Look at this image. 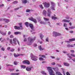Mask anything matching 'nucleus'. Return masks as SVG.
<instances>
[{
  "label": "nucleus",
  "instance_id": "f257e3e1",
  "mask_svg": "<svg viewBox=\"0 0 75 75\" xmlns=\"http://www.w3.org/2000/svg\"><path fill=\"white\" fill-rule=\"evenodd\" d=\"M47 68V70L49 72V74L50 75H55L54 72L53 71V70L51 69V67H46Z\"/></svg>",
  "mask_w": 75,
  "mask_h": 75
},
{
  "label": "nucleus",
  "instance_id": "f03ea898",
  "mask_svg": "<svg viewBox=\"0 0 75 75\" xmlns=\"http://www.w3.org/2000/svg\"><path fill=\"white\" fill-rule=\"evenodd\" d=\"M30 57L31 59L34 61H36L38 60V57L33 55L32 53L30 54Z\"/></svg>",
  "mask_w": 75,
  "mask_h": 75
},
{
  "label": "nucleus",
  "instance_id": "7ed1b4c3",
  "mask_svg": "<svg viewBox=\"0 0 75 75\" xmlns=\"http://www.w3.org/2000/svg\"><path fill=\"white\" fill-rule=\"evenodd\" d=\"M13 45H17V42L18 43L19 45H20V43L19 42V41H18V40H17V38H13Z\"/></svg>",
  "mask_w": 75,
  "mask_h": 75
},
{
  "label": "nucleus",
  "instance_id": "20e7f679",
  "mask_svg": "<svg viewBox=\"0 0 75 75\" xmlns=\"http://www.w3.org/2000/svg\"><path fill=\"white\" fill-rule=\"evenodd\" d=\"M35 37L34 38H31V37H29L28 38V41L30 43H33L34 42V41L35 40Z\"/></svg>",
  "mask_w": 75,
  "mask_h": 75
},
{
  "label": "nucleus",
  "instance_id": "39448f33",
  "mask_svg": "<svg viewBox=\"0 0 75 75\" xmlns=\"http://www.w3.org/2000/svg\"><path fill=\"white\" fill-rule=\"evenodd\" d=\"M53 34L54 37H57V36H60V35H61V34L56 32H54Z\"/></svg>",
  "mask_w": 75,
  "mask_h": 75
},
{
  "label": "nucleus",
  "instance_id": "423d86ee",
  "mask_svg": "<svg viewBox=\"0 0 75 75\" xmlns=\"http://www.w3.org/2000/svg\"><path fill=\"white\" fill-rule=\"evenodd\" d=\"M29 26L31 28V29H32V30L30 31L31 33H32L33 31H35V29L33 27V25L31 24H29Z\"/></svg>",
  "mask_w": 75,
  "mask_h": 75
},
{
  "label": "nucleus",
  "instance_id": "0eeeda50",
  "mask_svg": "<svg viewBox=\"0 0 75 75\" xmlns=\"http://www.w3.org/2000/svg\"><path fill=\"white\" fill-rule=\"evenodd\" d=\"M51 9L49 8L47 10V16L48 17H51V14H52V12L51 11Z\"/></svg>",
  "mask_w": 75,
  "mask_h": 75
},
{
  "label": "nucleus",
  "instance_id": "6e6552de",
  "mask_svg": "<svg viewBox=\"0 0 75 75\" xmlns=\"http://www.w3.org/2000/svg\"><path fill=\"white\" fill-rule=\"evenodd\" d=\"M22 62L23 64H26L27 65H30V62L28 60H24Z\"/></svg>",
  "mask_w": 75,
  "mask_h": 75
},
{
  "label": "nucleus",
  "instance_id": "1a4fd4ad",
  "mask_svg": "<svg viewBox=\"0 0 75 75\" xmlns=\"http://www.w3.org/2000/svg\"><path fill=\"white\" fill-rule=\"evenodd\" d=\"M33 68V67H27L26 68V70L27 71H28L30 72L31 71V69Z\"/></svg>",
  "mask_w": 75,
  "mask_h": 75
},
{
  "label": "nucleus",
  "instance_id": "9d476101",
  "mask_svg": "<svg viewBox=\"0 0 75 75\" xmlns=\"http://www.w3.org/2000/svg\"><path fill=\"white\" fill-rule=\"evenodd\" d=\"M44 4L45 7L48 8V7H50V4L48 3H47L46 2L44 3Z\"/></svg>",
  "mask_w": 75,
  "mask_h": 75
},
{
  "label": "nucleus",
  "instance_id": "9b49d317",
  "mask_svg": "<svg viewBox=\"0 0 75 75\" xmlns=\"http://www.w3.org/2000/svg\"><path fill=\"white\" fill-rule=\"evenodd\" d=\"M69 41H66V42H67L68 43H69L71 41H75V38L71 39L69 40Z\"/></svg>",
  "mask_w": 75,
  "mask_h": 75
},
{
  "label": "nucleus",
  "instance_id": "f8f14e48",
  "mask_svg": "<svg viewBox=\"0 0 75 75\" xmlns=\"http://www.w3.org/2000/svg\"><path fill=\"white\" fill-rule=\"evenodd\" d=\"M70 21V20H69L65 19L63 20L62 21V22H64V23H69Z\"/></svg>",
  "mask_w": 75,
  "mask_h": 75
},
{
  "label": "nucleus",
  "instance_id": "ddd939ff",
  "mask_svg": "<svg viewBox=\"0 0 75 75\" xmlns=\"http://www.w3.org/2000/svg\"><path fill=\"white\" fill-rule=\"evenodd\" d=\"M0 33L2 34L3 35V36H5L6 35V33H4L1 30H0Z\"/></svg>",
  "mask_w": 75,
  "mask_h": 75
},
{
  "label": "nucleus",
  "instance_id": "4468645a",
  "mask_svg": "<svg viewBox=\"0 0 75 75\" xmlns=\"http://www.w3.org/2000/svg\"><path fill=\"white\" fill-rule=\"evenodd\" d=\"M14 34L15 35H17L18 34L21 35V32H16L14 33Z\"/></svg>",
  "mask_w": 75,
  "mask_h": 75
},
{
  "label": "nucleus",
  "instance_id": "2eb2a0df",
  "mask_svg": "<svg viewBox=\"0 0 75 75\" xmlns=\"http://www.w3.org/2000/svg\"><path fill=\"white\" fill-rule=\"evenodd\" d=\"M43 15L46 16L47 15V11L45 10H44L42 12Z\"/></svg>",
  "mask_w": 75,
  "mask_h": 75
},
{
  "label": "nucleus",
  "instance_id": "dca6fc26",
  "mask_svg": "<svg viewBox=\"0 0 75 75\" xmlns=\"http://www.w3.org/2000/svg\"><path fill=\"white\" fill-rule=\"evenodd\" d=\"M39 23H40V24H46V23H47V22H46V23H44L43 21H41V20H39L38 21Z\"/></svg>",
  "mask_w": 75,
  "mask_h": 75
},
{
  "label": "nucleus",
  "instance_id": "f3484780",
  "mask_svg": "<svg viewBox=\"0 0 75 75\" xmlns=\"http://www.w3.org/2000/svg\"><path fill=\"white\" fill-rule=\"evenodd\" d=\"M14 28L15 30H20V27L16 26H15Z\"/></svg>",
  "mask_w": 75,
  "mask_h": 75
},
{
  "label": "nucleus",
  "instance_id": "a211bd4d",
  "mask_svg": "<svg viewBox=\"0 0 75 75\" xmlns=\"http://www.w3.org/2000/svg\"><path fill=\"white\" fill-rule=\"evenodd\" d=\"M3 21H5V22L6 23H7L9 22V20L8 19H6L5 18H3Z\"/></svg>",
  "mask_w": 75,
  "mask_h": 75
},
{
  "label": "nucleus",
  "instance_id": "6ab92c4d",
  "mask_svg": "<svg viewBox=\"0 0 75 75\" xmlns=\"http://www.w3.org/2000/svg\"><path fill=\"white\" fill-rule=\"evenodd\" d=\"M11 75H19L20 74V73H12L11 74Z\"/></svg>",
  "mask_w": 75,
  "mask_h": 75
},
{
  "label": "nucleus",
  "instance_id": "aec40b11",
  "mask_svg": "<svg viewBox=\"0 0 75 75\" xmlns=\"http://www.w3.org/2000/svg\"><path fill=\"white\" fill-rule=\"evenodd\" d=\"M39 56L40 57H42V58H46V57L45 55L40 54Z\"/></svg>",
  "mask_w": 75,
  "mask_h": 75
},
{
  "label": "nucleus",
  "instance_id": "412c9836",
  "mask_svg": "<svg viewBox=\"0 0 75 75\" xmlns=\"http://www.w3.org/2000/svg\"><path fill=\"white\" fill-rule=\"evenodd\" d=\"M56 74L57 75H62V74L59 71L56 72Z\"/></svg>",
  "mask_w": 75,
  "mask_h": 75
},
{
  "label": "nucleus",
  "instance_id": "4be33fe9",
  "mask_svg": "<svg viewBox=\"0 0 75 75\" xmlns=\"http://www.w3.org/2000/svg\"><path fill=\"white\" fill-rule=\"evenodd\" d=\"M25 24L27 27H28V25H29V23L28 22H26Z\"/></svg>",
  "mask_w": 75,
  "mask_h": 75
},
{
  "label": "nucleus",
  "instance_id": "5701e85b",
  "mask_svg": "<svg viewBox=\"0 0 75 75\" xmlns=\"http://www.w3.org/2000/svg\"><path fill=\"white\" fill-rule=\"evenodd\" d=\"M10 44H12L13 46H15V45H14V44H13V41H12V40L10 39Z\"/></svg>",
  "mask_w": 75,
  "mask_h": 75
},
{
  "label": "nucleus",
  "instance_id": "b1692460",
  "mask_svg": "<svg viewBox=\"0 0 75 75\" xmlns=\"http://www.w3.org/2000/svg\"><path fill=\"white\" fill-rule=\"evenodd\" d=\"M64 64L65 66H66L67 67L69 66V64L68 63H64Z\"/></svg>",
  "mask_w": 75,
  "mask_h": 75
},
{
  "label": "nucleus",
  "instance_id": "393cba45",
  "mask_svg": "<svg viewBox=\"0 0 75 75\" xmlns=\"http://www.w3.org/2000/svg\"><path fill=\"white\" fill-rule=\"evenodd\" d=\"M51 9L52 10H55V6H51L50 7Z\"/></svg>",
  "mask_w": 75,
  "mask_h": 75
},
{
  "label": "nucleus",
  "instance_id": "a878e982",
  "mask_svg": "<svg viewBox=\"0 0 75 75\" xmlns=\"http://www.w3.org/2000/svg\"><path fill=\"white\" fill-rule=\"evenodd\" d=\"M40 36L41 39H42V38L44 37V35H43L41 34H40Z\"/></svg>",
  "mask_w": 75,
  "mask_h": 75
},
{
  "label": "nucleus",
  "instance_id": "bb28decb",
  "mask_svg": "<svg viewBox=\"0 0 75 75\" xmlns=\"http://www.w3.org/2000/svg\"><path fill=\"white\" fill-rule=\"evenodd\" d=\"M14 70H15V69H9V71H10V72H12L13 71H14Z\"/></svg>",
  "mask_w": 75,
  "mask_h": 75
},
{
  "label": "nucleus",
  "instance_id": "cd10ccee",
  "mask_svg": "<svg viewBox=\"0 0 75 75\" xmlns=\"http://www.w3.org/2000/svg\"><path fill=\"white\" fill-rule=\"evenodd\" d=\"M52 18L53 20H55V19H57V17H56L55 16H52Z\"/></svg>",
  "mask_w": 75,
  "mask_h": 75
},
{
  "label": "nucleus",
  "instance_id": "c85d7f7f",
  "mask_svg": "<svg viewBox=\"0 0 75 75\" xmlns=\"http://www.w3.org/2000/svg\"><path fill=\"white\" fill-rule=\"evenodd\" d=\"M39 49L40 51H41L42 50H43L44 49L42 48L41 47V46L40 45L39 46Z\"/></svg>",
  "mask_w": 75,
  "mask_h": 75
},
{
  "label": "nucleus",
  "instance_id": "c756f323",
  "mask_svg": "<svg viewBox=\"0 0 75 75\" xmlns=\"http://www.w3.org/2000/svg\"><path fill=\"white\" fill-rule=\"evenodd\" d=\"M21 68H23V69H25V68H26V66L23 65H21Z\"/></svg>",
  "mask_w": 75,
  "mask_h": 75
},
{
  "label": "nucleus",
  "instance_id": "7c9ffc66",
  "mask_svg": "<svg viewBox=\"0 0 75 75\" xmlns=\"http://www.w3.org/2000/svg\"><path fill=\"white\" fill-rule=\"evenodd\" d=\"M51 3L52 5V6H55V4L54 3L52 2H51Z\"/></svg>",
  "mask_w": 75,
  "mask_h": 75
},
{
  "label": "nucleus",
  "instance_id": "2f4dec72",
  "mask_svg": "<svg viewBox=\"0 0 75 75\" xmlns=\"http://www.w3.org/2000/svg\"><path fill=\"white\" fill-rule=\"evenodd\" d=\"M14 56L15 57H18V56H20V55H19V54L16 55V53H15L14 54Z\"/></svg>",
  "mask_w": 75,
  "mask_h": 75
},
{
  "label": "nucleus",
  "instance_id": "473e14b6",
  "mask_svg": "<svg viewBox=\"0 0 75 75\" xmlns=\"http://www.w3.org/2000/svg\"><path fill=\"white\" fill-rule=\"evenodd\" d=\"M32 21L33 22H34V23H35L36 24V23H37V20H36V19H34Z\"/></svg>",
  "mask_w": 75,
  "mask_h": 75
},
{
  "label": "nucleus",
  "instance_id": "72a5a7b5",
  "mask_svg": "<svg viewBox=\"0 0 75 75\" xmlns=\"http://www.w3.org/2000/svg\"><path fill=\"white\" fill-rule=\"evenodd\" d=\"M29 20H30L31 21H33V20H34V18H33V17H31L29 18Z\"/></svg>",
  "mask_w": 75,
  "mask_h": 75
},
{
  "label": "nucleus",
  "instance_id": "f704fd0d",
  "mask_svg": "<svg viewBox=\"0 0 75 75\" xmlns=\"http://www.w3.org/2000/svg\"><path fill=\"white\" fill-rule=\"evenodd\" d=\"M23 3H27V0H24L22 1Z\"/></svg>",
  "mask_w": 75,
  "mask_h": 75
},
{
  "label": "nucleus",
  "instance_id": "c9c22d12",
  "mask_svg": "<svg viewBox=\"0 0 75 75\" xmlns=\"http://www.w3.org/2000/svg\"><path fill=\"white\" fill-rule=\"evenodd\" d=\"M22 7L21 6H20V8H15L14 9V10L15 11H17V10H18V9H19V8H21Z\"/></svg>",
  "mask_w": 75,
  "mask_h": 75
},
{
  "label": "nucleus",
  "instance_id": "e433bc0d",
  "mask_svg": "<svg viewBox=\"0 0 75 75\" xmlns=\"http://www.w3.org/2000/svg\"><path fill=\"white\" fill-rule=\"evenodd\" d=\"M44 20H45V21H49V19L48 18H44Z\"/></svg>",
  "mask_w": 75,
  "mask_h": 75
},
{
  "label": "nucleus",
  "instance_id": "4c0bfd02",
  "mask_svg": "<svg viewBox=\"0 0 75 75\" xmlns=\"http://www.w3.org/2000/svg\"><path fill=\"white\" fill-rule=\"evenodd\" d=\"M67 56L69 57V58H70V59H71V58H72V57L71 56L69 55V53L67 54Z\"/></svg>",
  "mask_w": 75,
  "mask_h": 75
},
{
  "label": "nucleus",
  "instance_id": "58836bf2",
  "mask_svg": "<svg viewBox=\"0 0 75 75\" xmlns=\"http://www.w3.org/2000/svg\"><path fill=\"white\" fill-rule=\"evenodd\" d=\"M70 55L71 56V57H75V54H74L71 53L70 54Z\"/></svg>",
  "mask_w": 75,
  "mask_h": 75
},
{
  "label": "nucleus",
  "instance_id": "ea45409f",
  "mask_svg": "<svg viewBox=\"0 0 75 75\" xmlns=\"http://www.w3.org/2000/svg\"><path fill=\"white\" fill-rule=\"evenodd\" d=\"M75 28V26H71V27H69V28L70 29H74Z\"/></svg>",
  "mask_w": 75,
  "mask_h": 75
},
{
  "label": "nucleus",
  "instance_id": "a19ab883",
  "mask_svg": "<svg viewBox=\"0 0 75 75\" xmlns=\"http://www.w3.org/2000/svg\"><path fill=\"white\" fill-rule=\"evenodd\" d=\"M63 25L64 27H67V24L66 23H64V24Z\"/></svg>",
  "mask_w": 75,
  "mask_h": 75
},
{
  "label": "nucleus",
  "instance_id": "79ce46f5",
  "mask_svg": "<svg viewBox=\"0 0 75 75\" xmlns=\"http://www.w3.org/2000/svg\"><path fill=\"white\" fill-rule=\"evenodd\" d=\"M39 6L40 7V8H42V9H43V8H44V7H43V6H42V4H40L39 5Z\"/></svg>",
  "mask_w": 75,
  "mask_h": 75
},
{
  "label": "nucleus",
  "instance_id": "37998d69",
  "mask_svg": "<svg viewBox=\"0 0 75 75\" xmlns=\"http://www.w3.org/2000/svg\"><path fill=\"white\" fill-rule=\"evenodd\" d=\"M44 58H42L41 57H40L39 58V60H40V61H44Z\"/></svg>",
  "mask_w": 75,
  "mask_h": 75
},
{
  "label": "nucleus",
  "instance_id": "c03bdc74",
  "mask_svg": "<svg viewBox=\"0 0 75 75\" xmlns=\"http://www.w3.org/2000/svg\"><path fill=\"white\" fill-rule=\"evenodd\" d=\"M30 11H31V10L30 9H27L26 10V13H28L29 12H30Z\"/></svg>",
  "mask_w": 75,
  "mask_h": 75
},
{
  "label": "nucleus",
  "instance_id": "a18cd8bd",
  "mask_svg": "<svg viewBox=\"0 0 75 75\" xmlns=\"http://www.w3.org/2000/svg\"><path fill=\"white\" fill-rule=\"evenodd\" d=\"M15 50L14 49H12L11 50H10V51L11 52H14V51Z\"/></svg>",
  "mask_w": 75,
  "mask_h": 75
},
{
  "label": "nucleus",
  "instance_id": "49530a36",
  "mask_svg": "<svg viewBox=\"0 0 75 75\" xmlns=\"http://www.w3.org/2000/svg\"><path fill=\"white\" fill-rule=\"evenodd\" d=\"M18 63L16 61H14V65H16L18 64Z\"/></svg>",
  "mask_w": 75,
  "mask_h": 75
},
{
  "label": "nucleus",
  "instance_id": "de8ad7c7",
  "mask_svg": "<svg viewBox=\"0 0 75 75\" xmlns=\"http://www.w3.org/2000/svg\"><path fill=\"white\" fill-rule=\"evenodd\" d=\"M18 3L17 1H15L13 2V4H17Z\"/></svg>",
  "mask_w": 75,
  "mask_h": 75
},
{
  "label": "nucleus",
  "instance_id": "09e8293b",
  "mask_svg": "<svg viewBox=\"0 0 75 75\" xmlns=\"http://www.w3.org/2000/svg\"><path fill=\"white\" fill-rule=\"evenodd\" d=\"M10 38H14V36L11 35L10 36Z\"/></svg>",
  "mask_w": 75,
  "mask_h": 75
},
{
  "label": "nucleus",
  "instance_id": "8fccbe9b",
  "mask_svg": "<svg viewBox=\"0 0 75 75\" xmlns=\"http://www.w3.org/2000/svg\"><path fill=\"white\" fill-rule=\"evenodd\" d=\"M49 41V38H48V37L46 39V41L48 42Z\"/></svg>",
  "mask_w": 75,
  "mask_h": 75
},
{
  "label": "nucleus",
  "instance_id": "3c124183",
  "mask_svg": "<svg viewBox=\"0 0 75 75\" xmlns=\"http://www.w3.org/2000/svg\"><path fill=\"white\" fill-rule=\"evenodd\" d=\"M70 52H71V53H74L75 51H74V50H70Z\"/></svg>",
  "mask_w": 75,
  "mask_h": 75
},
{
  "label": "nucleus",
  "instance_id": "603ef678",
  "mask_svg": "<svg viewBox=\"0 0 75 75\" xmlns=\"http://www.w3.org/2000/svg\"><path fill=\"white\" fill-rule=\"evenodd\" d=\"M20 27L21 28V30H23L24 29V28L23 27V26L22 25H21Z\"/></svg>",
  "mask_w": 75,
  "mask_h": 75
},
{
  "label": "nucleus",
  "instance_id": "864d4df0",
  "mask_svg": "<svg viewBox=\"0 0 75 75\" xmlns=\"http://www.w3.org/2000/svg\"><path fill=\"white\" fill-rule=\"evenodd\" d=\"M1 50H2V51H4L5 49L3 47H2V48H1Z\"/></svg>",
  "mask_w": 75,
  "mask_h": 75
},
{
  "label": "nucleus",
  "instance_id": "5fc2aeb1",
  "mask_svg": "<svg viewBox=\"0 0 75 75\" xmlns=\"http://www.w3.org/2000/svg\"><path fill=\"white\" fill-rule=\"evenodd\" d=\"M41 73L42 74H43V75H44V74L45 73V71H41Z\"/></svg>",
  "mask_w": 75,
  "mask_h": 75
},
{
  "label": "nucleus",
  "instance_id": "6e6d98bb",
  "mask_svg": "<svg viewBox=\"0 0 75 75\" xmlns=\"http://www.w3.org/2000/svg\"><path fill=\"white\" fill-rule=\"evenodd\" d=\"M53 69H54L55 71H56L57 72V68H53Z\"/></svg>",
  "mask_w": 75,
  "mask_h": 75
},
{
  "label": "nucleus",
  "instance_id": "4d7b16f0",
  "mask_svg": "<svg viewBox=\"0 0 75 75\" xmlns=\"http://www.w3.org/2000/svg\"><path fill=\"white\" fill-rule=\"evenodd\" d=\"M66 74L67 75H71L70 74H69V72L67 71V72H66Z\"/></svg>",
  "mask_w": 75,
  "mask_h": 75
},
{
  "label": "nucleus",
  "instance_id": "13d9d810",
  "mask_svg": "<svg viewBox=\"0 0 75 75\" xmlns=\"http://www.w3.org/2000/svg\"><path fill=\"white\" fill-rule=\"evenodd\" d=\"M74 45H75V44L73 45H70V47H74Z\"/></svg>",
  "mask_w": 75,
  "mask_h": 75
},
{
  "label": "nucleus",
  "instance_id": "bf43d9fd",
  "mask_svg": "<svg viewBox=\"0 0 75 75\" xmlns=\"http://www.w3.org/2000/svg\"><path fill=\"white\" fill-rule=\"evenodd\" d=\"M65 18L66 19H67L68 20H69V19L70 18L69 16H67L65 17Z\"/></svg>",
  "mask_w": 75,
  "mask_h": 75
},
{
  "label": "nucleus",
  "instance_id": "052dcab7",
  "mask_svg": "<svg viewBox=\"0 0 75 75\" xmlns=\"http://www.w3.org/2000/svg\"><path fill=\"white\" fill-rule=\"evenodd\" d=\"M57 65H58V66L59 67H62V66H61V65L59 64H58Z\"/></svg>",
  "mask_w": 75,
  "mask_h": 75
},
{
  "label": "nucleus",
  "instance_id": "680f3d73",
  "mask_svg": "<svg viewBox=\"0 0 75 75\" xmlns=\"http://www.w3.org/2000/svg\"><path fill=\"white\" fill-rule=\"evenodd\" d=\"M52 65H55V63L53 62L52 63Z\"/></svg>",
  "mask_w": 75,
  "mask_h": 75
},
{
  "label": "nucleus",
  "instance_id": "e2e57ef3",
  "mask_svg": "<svg viewBox=\"0 0 75 75\" xmlns=\"http://www.w3.org/2000/svg\"><path fill=\"white\" fill-rule=\"evenodd\" d=\"M47 24H48V25H49L50 26V22H48L47 23Z\"/></svg>",
  "mask_w": 75,
  "mask_h": 75
},
{
  "label": "nucleus",
  "instance_id": "0e129e2a",
  "mask_svg": "<svg viewBox=\"0 0 75 75\" xmlns=\"http://www.w3.org/2000/svg\"><path fill=\"white\" fill-rule=\"evenodd\" d=\"M71 59L74 62H75V58H74L73 59Z\"/></svg>",
  "mask_w": 75,
  "mask_h": 75
},
{
  "label": "nucleus",
  "instance_id": "69168bd1",
  "mask_svg": "<svg viewBox=\"0 0 75 75\" xmlns=\"http://www.w3.org/2000/svg\"><path fill=\"white\" fill-rule=\"evenodd\" d=\"M8 35H10V34H11V32L9 31L8 33Z\"/></svg>",
  "mask_w": 75,
  "mask_h": 75
},
{
  "label": "nucleus",
  "instance_id": "338daca9",
  "mask_svg": "<svg viewBox=\"0 0 75 75\" xmlns=\"http://www.w3.org/2000/svg\"><path fill=\"white\" fill-rule=\"evenodd\" d=\"M70 45H68L67 46V47L68 48H69L70 47Z\"/></svg>",
  "mask_w": 75,
  "mask_h": 75
},
{
  "label": "nucleus",
  "instance_id": "774afa93",
  "mask_svg": "<svg viewBox=\"0 0 75 75\" xmlns=\"http://www.w3.org/2000/svg\"><path fill=\"white\" fill-rule=\"evenodd\" d=\"M50 57L51 58H52V59H54V58H55V57H54V56H50Z\"/></svg>",
  "mask_w": 75,
  "mask_h": 75
}]
</instances>
